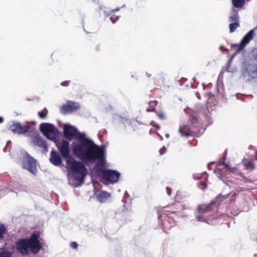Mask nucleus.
<instances>
[{"label": "nucleus", "mask_w": 257, "mask_h": 257, "mask_svg": "<svg viewBox=\"0 0 257 257\" xmlns=\"http://www.w3.org/2000/svg\"><path fill=\"white\" fill-rule=\"evenodd\" d=\"M81 159L87 162L98 161L95 165L96 170H99L105 167L106 164L105 150L94 144L92 141L86 147L74 154Z\"/></svg>", "instance_id": "nucleus-1"}, {"label": "nucleus", "mask_w": 257, "mask_h": 257, "mask_svg": "<svg viewBox=\"0 0 257 257\" xmlns=\"http://www.w3.org/2000/svg\"><path fill=\"white\" fill-rule=\"evenodd\" d=\"M39 232L33 233L29 239H20L16 242V249L22 254H27L28 249L30 248L31 251L36 254L42 248L41 242L39 240Z\"/></svg>", "instance_id": "nucleus-2"}, {"label": "nucleus", "mask_w": 257, "mask_h": 257, "mask_svg": "<svg viewBox=\"0 0 257 257\" xmlns=\"http://www.w3.org/2000/svg\"><path fill=\"white\" fill-rule=\"evenodd\" d=\"M214 207H215L214 203L198 205L194 213L197 220L200 222H206L209 223L212 222L213 220L218 218V215L217 214H213L207 217L205 215L208 212L211 211Z\"/></svg>", "instance_id": "nucleus-3"}, {"label": "nucleus", "mask_w": 257, "mask_h": 257, "mask_svg": "<svg viewBox=\"0 0 257 257\" xmlns=\"http://www.w3.org/2000/svg\"><path fill=\"white\" fill-rule=\"evenodd\" d=\"M66 164L74 174L75 180L83 181L87 172V169L85 166L80 162L75 160L73 158L67 160Z\"/></svg>", "instance_id": "nucleus-4"}, {"label": "nucleus", "mask_w": 257, "mask_h": 257, "mask_svg": "<svg viewBox=\"0 0 257 257\" xmlns=\"http://www.w3.org/2000/svg\"><path fill=\"white\" fill-rule=\"evenodd\" d=\"M29 137L31 138V142L34 146L43 148L46 150L47 149L48 146L46 141L42 138L36 129L34 128L29 133Z\"/></svg>", "instance_id": "nucleus-5"}, {"label": "nucleus", "mask_w": 257, "mask_h": 257, "mask_svg": "<svg viewBox=\"0 0 257 257\" xmlns=\"http://www.w3.org/2000/svg\"><path fill=\"white\" fill-rule=\"evenodd\" d=\"M103 168H99V170H96L97 172H101V176L103 179L111 183H116L118 181L120 174L118 172L111 170H103Z\"/></svg>", "instance_id": "nucleus-6"}, {"label": "nucleus", "mask_w": 257, "mask_h": 257, "mask_svg": "<svg viewBox=\"0 0 257 257\" xmlns=\"http://www.w3.org/2000/svg\"><path fill=\"white\" fill-rule=\"evenodd\" d=\"M22 167L27 170L34 175L37 173V166L36 160L32 158L29 154L27 153L24 157L22 162Z\"/></svg>", "instance_id": "nucleus-7"}, {"label": "nucleus", "mask_w": 257, "mask_h": 257, "mask_svg": "<svg viewBox=\"0 0 257 257\" xmlns=\"http://www.w3.org/2000/svg\"><path fill=\"white\" fill-rule=\"evenodd\" d=\"M9 129L14 133L18 135H24L27 133L29 137V134L30 132L33 131L34 128L28 125H22L21 124L18 122H13L9 127Z\"/></svg>", "instance_id": "nucleus-8"}, {"label": "nucleus", "mask_w": 257, "mask_h": 257, "mask_svg": "<svg viewBox=\"0 0 257 257\" xmlns=\"http://www.w3.org/2000/svg\"><path fill=\"white\" fill-rule=\"evenodd\" d=\"M69 143L67 140H63L60 142L56 143V146L62 157L67 160L73 157L70 155Z\"/></svg>", "instance_id": "nucleus-9"}, {"label": "nucleus", "mask_w": 257, "mask_h": 257, "mask_svg": "<svg viewBox=\"0 0 257 257\" xmlns=\"http://www.w3.org/2000/svg\"><path fill=\"white\" fill-rule=\"evenodd\" d=\"M41 132L48 139L53 140L56 138L55 127L53 124L48 123H43L40 125Z\"/></svg>", "instance_id": "nucleus-10"}, {"label": "nucleus", "mask_w": 257, "mask_h": 257, "mask_svg": "<svg viewBox=\"0 0 257 257\" xmlns=\"http://www.w3.org/2000/svg\"><path fill=\"white\" fill-rule=\"evenodd\" d=\"M158 218L159 220L163 218L162 224L163 229L165 232H167L176 225L174 219L172 217L168 216V214L164 213V214L159 216Z\"/></svg>", "instance_id": "nucleus-11"}, {"label": "nucleus", "mask_w": 257, "mask_h": 257, "mask_svg": "<svg viewBox=\"0 0 257 257\" xmlns=\"http://www.w3.org/2000/svg\"><path fill=\"white\" fill-rule=\"evenodd\" d=\"M79 141V143L77 144L73 147V151L74 154L76 153L81 149H83L89 144L92 142V140L85 137L84 134H80L77 137Z\"/></svg>", "instance_id": "nucleus-12"}, {"label": "nucleus", "mask_w": 257, "mask_h": 257, "mask_svg": "<svg viewBox=\"0 0 257 257\" xmlns=\"http://www.w3.org/2000/svg\"><path fill=\"white\" fill-rule=\"evenodd\" d=\"M79 103L72 101H67L65 104L61 107V112L65 114L67 113L72 112L79 108Z\"/></svg>", "instance_id": "nucleus-13"}, {"label": "nucleus", "mask_w": 257, "mask_h": 257, "mask_svg": "<svg viewBox=\"0 0 257 257\" xmlns=\"http://www.w3.org/2000/svg\"><path fill=\"white\" fill-rule=\"evenodd\" d=\"M63 133L66 138L71 140L78 134V131L73 125L65 124L64 126Z\"/></svg>", "instance_id": "nucleus-14"}, {"label": "nucleus", "mask_w": 257, "mask_h": 257, "mask_svg": "<svg viewBox=\"0 0 257 257\" xmlns=\"http://www.w3.org/2000/svg\"><path fill=\"white\" fill-rule=\"evenodd\" d=\"M253 30H250L242 38L240 43L235 46L238 47V50L236 52L237 53L244 48V47L253 39Z\"/></svg>", "instance_id": "nucleus-15"}, {"label": "nucleus", "mask_w": 257, "mask_h": 257, "mask_svg": "<svg viewBox=\"0 0 257 257\" xmlns=\"http://www.w3.org/2000/svg\"><path fill=\"white\" fill-rule=\"evenodd\" d=\"M187 124L189 128H196V131L195 133H193V135H197L199 133V125L198 122V118L197 117L194 116L193 115H190L189 118L187 122Z\"/></svg>", "instance_id": "nucleus-16"}, {"label": "nucleus", "mask_w": 257, "mask_h": 257, "mask_svg": "<svg viewBox=\"0 0 257 257\" xmlns=\"http://www.w3.org/2000/svg\"><path fill=\"white\" fill-rule=\"evenodd\" d=\"M184 209H185V206L181 202H176L171 206L167 207L166 209L164 211L166 212L175 214L176 213L179 212Z\"/></svg>", "instance_id": "nucleus-17"}, {"label": "nucleus", "mask_w": 257, "mask_h": 257, "mask_svg": "<svg viewBox=\"0 0 257 257\" xmlns=\"http://www.w3.org/2000/svg\"><path fill=\"white\" fill-rule=\"evenodd\" d=\"M49 161L51 163L56 166H59L62 164V161L60 154L54 150L51 152Z\"/></svg>", "instance_id": "nucleus-18"}, {"label": "nucleus", "mask_w": 257, "mask_h": 257, "mask_svg": "<svg viewBox=\"0 0 257 257\" xmlns=\"http://www.w3.org/2000/svg\"><path fill=\"white\" fill-rule=\"evenodd\" d=\"M196 131V128H189L187 124H183L179 127V132L181 134V136L184 137H189L194 136L193 133Z\"/></svg>", "instance_id": "nucleus-19"}, {"label": "nucleus", "mask_w": 257, "mask_h": 257, "mask_svg": "<svg viewBox=\"0 0 257 257\" xmlns=\"http://www.w3.org/2000/svg\"><path fill=\"white\" fill-rule=\"evenodd\" d=\"M229 21L230 23H239V17L237 10H232L230 16L229 17Z\"/></svg>", "instance_id": "nucleus-20"}, {"label": "nucleus", "mask_w": 257, "mask_h": 257, "mask_svg": "<svg viewBox=\"0 0 257 257\" xmlns=\"http://www.w3.org/2000/svg\"><path fill=\"white\" fill-rule=\"evenodd\" d=\"M110 194L105 191H102L97 195V200L101 203L105 202L109 197Z\"/></svg>", "instance_id": "nucleus-21"}, {"label": "nucleus", "mask_w": 257, "mask_h": 257, "mask_svg": "<svg viewBox=\"0 0 257 257\" xmlns=\"http://www.w3.org/2000/svg\"><path fill=\"white\" fill-rule=\"evenodd\" d=\"M233 6L236 8H241L245 5V0H232Z\"/></svg>", "instance_id": "nucleus-22"}, {"label": "nucleus", "mask_w": 257, "mask_h": 257, "mask_svg": "<svg viewBox=\"0 0 257 257\" xmlns=\"http://www.w3.org/2000/svg\"><path fill=\"white\" fill-rule=\"evenodd\" d=\"M240 26L239 23H230L229 25V32L232 33Z\"/></svg>", "instance_id": "nucleus-23"}, {"label": "nucleus", "mask_w": 257, "mask_h": 257, "mask_svg": "<svg viewBox=\"0 0 257 257\" xmlns=\"http://www.w3.org/2000/svg\"><path fill=\"white\" fill-rule=\"evenodd\" d=\"M38 113L40 118L44 119L47 116L48 110L46 108H44L42 111H39Z\"/></svg>", "instance_id": "nucleus-24"}, {"label": "nucleus", "mask_w": 257, "mask_h": 257, "mask_svg": "<svg viewBox=\"0 0 257 257\" xmlns=\"http://www.w3.org/2000/svg\"><path fill=\"white\" fill-rule=\"evenodd\" d=\"M222 164L224 166L225 168L227 169V170L231 173H235L237 171V169L235 167H231L228 164L224 162L222 163Z\"/></svg>", "instance_id": "nucleus-25"}, {"label": "nucleus", "mask_w": 257, "mask_h": 257, "mask_svg": "<svg viewBox=\"0 0 257 257\" xmlns=\"http://www.w3.org/2000/svg\"><path fill=\"white\" fill-rule=\"evenodd\" d=\"M12 252L8 250H3L0 252V257H12Z\"/></svg>", "instance_id": "nucleus-26"}, {"label": "nucleus", "mask_w": 257, "mask_h": 257, "mask_svg": "<svg viewBox=\"0 0 257 257\" xmlns=\"http://www.w3.org/2000/svg\"><path fill=\"white\" fill-rule=\"evenodd\" d=\"M7 229L4 224H0V239L3 238V235L6 233Z\"/></svg>", "instance_id": "nucleus-27"}, {"label": "nucleus", "mask_w": 257, "mask_h": 257, "mask_svg": "<svg viewBox=\"0 0 257 257\" xmlns=\"http://www.w3.org/2000/svg\"><path fill=\"white\" fill-rule=\"evenodd\" d=\"M149 103L152 104L153 105H152L151 108H147L146 111L147 112L155 111V106L157 105V102L156 101H150L149 102Z\"/></svg>", "instance_id": "nucleus-28"}, {"label": "nucleus", "mask_w": 257, "mask_h": 257, "mask_svg": "<svg viewBox=\"0 0 257 257\" xmlns=\"http://www.w3.org/2000/svg\"><path fill=\"white\" fill-rule=\"evenodd\" d=\"M244 165L247 169H254V167L253 166V163L252 161H248L246 163L244 164Z\"/></svg>", "instance_id": "nucleus-29"}, {"label": "nucleus", "mask_w": 257, "mask_h": 257, "mask_svg": "<svg viewBox=\"0 0 257 257\" xmlns=\"http://www.w3.org/2000/svg\"><path fill=\"white\" fill-rule=\"evenodd\" d=\"M156 113L159 119L161 120H164L166 118L165 114L163 112H156Z\"/></svg>", "instance_id": "nucleus-30"}, {"label": "nucleus", "mask_w": 257, "mask_h": 257, "mask_svg": "<svg viewBox=\"0 0 257 257\" xmlns=\"http://www.w3.org/2000/svg\"><path fill=\"white\" fill-rule=\"evenodd\" d=\"M150 125L154 126L157 130H159L160 128V125L156 123V122L153 120L151 121V122H150Z\"/></svg>", "instance_id": "nucleus-31"}, {"label": "nucleus", "mask_w": 257, "mask_h": 257, "mask_svg": "<svg viewBox=\"0 0 257 257\" xmlns=\"http://www.w3.org/2000/svg\"><path fill=\"white\" fill-rule=\"evenodd\" d=\"M70 246L74 249H77L78 247V244L77 242L73 241L71 242Z\"/></svg>", "instance_id": "nucleus-32"}, {"label": "nucleus", "mask_w": 257, "mask_h": 257, "mask_svg": "<svg viewBox=\"0 0 257 257\" xmlns=\"http://www.w3.org/2000/svg\"><path fill=\"white\" fill-rule=\"evenodd\" d=\"M70 81H64L61 83V85L63 86H68L70 84Z\"/></svg>", "instance_id": "nucleus-33"}, {"label": "nucleus", "mask_w": 257, "mask_h": 257, "mask_svg": "<svg viewBox=\"0 0 257 257\" xmlns=\"http://www.w3.org/2000/svg\"><path fill=\"white\" fill-rule=\"evenodd\" d=\"M118 19V17H116V16H111L110 18V19L111 20V21L113 23H114Z\"/></svg>", "instance_id": "nucleus-34"}, {"label": "nucleus", "mask_w": 257, "mask_h": 257, "mask_svg": "<svg viewBox=\"0 0 257 257\" xmlns=\"http://www.w3.org/2000/svg\"><path fill=\"white\" fill-rule=\"evenodd\" d=\"M166 191H167V193L168 194V195L169 196H170L171 195V193H172V189L169 187H166Z\"/></svg>", "instance_id": "nucleus-35"}, {"label": "nucleus", "mask_w": 257, "mask_h": 257, "mask_svg": "<svg viewBox=\"0 0 257 257\" xmlns=\"http://www.w3.org/2000/svg\"><path fill=\"white\" fill-rule=\"evenodd\" d=\"M196 96H197V98H198V99H201V97H200V94H199V93H198V92H197V93H196Z\"/></svg>", "instance_id": "nucleus-36"}, {"label": "nucleus", "mask_w": 257, "mask_h": 257, "mask_svg": "<svg viewBox=\"0 0 257 257\" xmlns=\"http://www.w3.org/2000/svg\"><path fill=\"white\" fill-rule=\"evenodd\" d=\"M146 75H147L148 77H150L151 76V75L150 74H149V73H148L147 72L146 73Z\"/></svg>", "instance_id": "nucleus-37"}, {"label": "nucleus", "mask_w": 257, "mask_h": 257, "mask_svg": "<svg viewBox=\"0 0 257 257\" xmlns=\"http://www.w3.org/2000/svg\"><path fill=\"white\" fill-rule=\"evenodd\" d=\"M3 118L2 117H0V123H2L3 121Z\"/></svg>", "instance_id": "nucleus-38"}, {"label": "nucleus", "mask_w": 257, "mask_h": 257, "mask_svg": "<svg viewBox=\"0 0 257 257\" xmlns=\"http://www.w3.org/2000/svg\"><path fill=\"white\" fill-rule=\"evenodd\" d=\"M166 137H169V135H166Z\"/></svg>", "instance_id": "nucleus-39"}]
</instances>
